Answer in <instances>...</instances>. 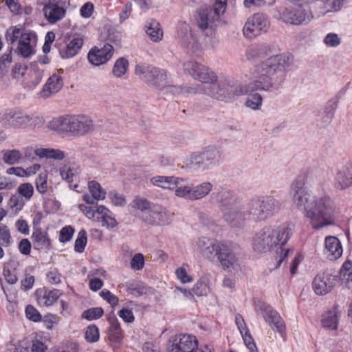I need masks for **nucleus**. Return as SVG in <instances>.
<instances>
[{
    "mask_svg": "<svg viewBox=\"0 0 352 352\" xmlns=\"http://www.w3.org/2000/svg\"><path fill=\"white\" fill-rule=\"evenodd\" d=\"M249 58H258L259 64L255 65L252 72L254 81L250 82L245 87L241 88L238 91L228 81H220L214 83L217 76L208 67L195 61H188L184 63V71L190 75L194 79L207 85L198 88H184V92L189 94L204 93L218 100L228 102L235 95L248 94L256 90H268L272 87L270 76L277 71L284 69L289 65V56L285 54H275L274 49L270 45L253 47L248 52Z\"/></svg>",
    "mask_w": 352,
    "mask_h": 352,
    "instance_id": "1",
    "label": "nucleus"
},
{
    "mask_svg": "<svg viewBox=\"0 0 352 352\" xmlns=\"http://www.w3.org/2000/svg\"><path fill=\"white\" fill-rule=\"evenodd\" d=\"M217 199L221 203L225 220L231 227L239 228L246 220L263 221L272 216L279 210V203L270 196L252 199L248 204L245 212H240L236 204V198L228 190L218 193Z\"/></svg>",
    "mask_w": 352,
    "mask_h": 352,
    "instance_id": "2",
    "label": "nucleus"
},
{
    "mask_svg": "<svg viewBox=\"0 0 352 352\" xmlns=\"http://www.w3.org/2000/svg\"><path fill=\"white\" fill-rule=\"evenodd\" d=\"M305 176H299L292 185L293 201L298 209L304 211L314 229L333 223L336 214L335 203L327 196H322L309 202L310 195L304 188Z\"/></svg>",
    "mask_w": 352,
    "mask_h": 352,
    "instance_id": "3",
    "label": "nucleus"
},
{
    "mask_svg": "<svg viewBox=\"0 0 352 352\" xmlns=\"http://www.w3.org/2000/svg\"><path fill=\"white\" fill-rule=\"evenodd\" d=\"M293 233L290 225L283 224L277 228L266 226L258 231L252 239V248L257 252H267L279 247L280 258L274 269L278 268L283 261L287 257L289 249L283 247L289 240Z\"/></svg>",
    "mask_w": 352,
    "mask_h": 352,
    "instance_id": "4",
    "label": "nucleus"
},
{
    "mask_svg": "<svg viewBox=\"0 0 352 352\" xmlns=\"http://www.w3.org/2000/svg\"><path fill=\"white\" fill-rule=\"evenodd\" d=\"M197 245L204 257L211 261L216 258L224 270L234 269L238 265V258L230 242L201 237Z\"/></svg>",
    "mask_w": 352,
    "mask_h": 352,
    "instance_id": "5",
    "label": "nucleus"
},
{
    "mask_svg": "<svg viewBox=\"0 0 352 352\" xmlns=\"http://www.w3.org/2000/svg\"><path fill=\"white\" fill-rule=\"evenodd\" d=\"M254 309L256 312L262 315L265 321L273 330L278 332L282 337L285 336V323L276 310L261 300H254Z\"/></svg>",
    "mask_w": 352,
    "mask_h": 352,
    "instance_id": "6",
    "label": "nucleus"
},
{
    "mask_svg": "<svg viewBox=\"0 0 352 352\" xmlns=\"http://www.w3.org/2000/svg\"><path fill=\"white\" fill-rule=\"evenodd\" d=\"M270 27V21L266 14L258 12L249 16L243 26V36L253 39L266 32Z\"/></svg>",
    "mask_w": 352,
    "mask_h": 352,
    "instance_id": "7",
    "label": "nucleus"
},
{
    "mask_svg": "<svg viewBox=\"0 0 352 352\" xmlns=\"http://www.w3.org/2000/svg\"><path fill=\"white\" fill-rule=\"evenodd\" d=\"M135 73L144 82L155 87L166 85L167 72L160 68L145 65H138Z\"/></svg>",
    "mask_w": 352,
    "mask_h": 352,
    "instance_id": "8",
    "label": "nucleus"
},
{
    "mask_svg": "<svg viewBox=\"0 0 352 352\" xmlns=\"http://www.w3.org/2000/svg\"><path fill=\"white\" fill-rule=\"evenodd\" d=\"M70 0H47L43 5V13L50 24H56L65 17Z\"/></svg>",
    "mask_w": 352,
    "mask_h": 352,
    "instance_id": "9",
    "label": "nucleus"
},
{
    "mask_svg": "<svg viewBox=\"0 0 352 352\" xmlns=\"http://www.w3.org/2000/svg\"><path fill=\"white\" fill-rule=\"evenodd\" d=\"M37 35L35 32L26 31L18 41L16 52L25 58L31 57L36 53Z\"/></svg>",
    "mask_w": 352,
    "mask_h": 352,
    "instance_id": "10",
    "label": "nucleus"
},
{
    "mask_svg": "<svg viewBox=\"0 0 352 352\" xmlns=\"http://www.w3.org/2000/svg\"><path fill=\"white\" fill-rule=\"evenodd\" d=\"M170 342L168 352H192L198 344L197 338L189 334L176 335Z\"/></svg>",
    "mask_w": 352,
    "mask_h": 352,
    "instance_id": "11",
    "label": "nucleus"
},
{
    "mask_svg": "<svg viewBox=\"0 0 352 352\" xmlns=\"http://www.w3.org/2000/svg\"><path fill=\"white\" fill-rule=\"evenodd\" d=\"M223 12L224 10H221L217 6L212 8L210 6H203L197 11V24L200 29L204 30L217 21Z\"/></svg>",
    "mask_w": 352,
    "mask_h": 352,
    "instance_id": "12",
    "label": "nucleus"
},
{
    "mask_svg": "<svg viewBox=\"0 0 352 352\" xmlns=\"http://www.w3.org/2000/svg\"><path fill=\"white\" fill-rule=\"evenodd\" d=\"M94 129L93 121L82 115H70L69 136H82Z\"/></svg>",
    "mask_w": 352,
    "mask_h": 352,
    "instance_id": "13",
    "label": "nucleus"
},
{
    "mask_svg": "<svg viewBox=\"0 0 352 352\" xmlns=\"http://www.w3.org/2000/svg\"><path fill=\"white\" fill-rule=\"evenodd\" d=\"M168 212L166 208L159 204H153L149 210L142 214V220L153 226H162L168 221Z\"/></svg>",
    "mask_w": 352,
    "mask_h": 352,
    "instance_id": "14",
    "label": "nucleus"
},
{
    "mask_svg": "<svg viewBox=\"0 0 352 352\" xmlns=\"http://www.w3.org/2000/svg\"><path fill=\"white\" fill-rule=\"evenodd\" d=\"M113 52V47L109 43H105L100 47L97 46L92 47L87 54V58L92 65L99 66L107 63L111 58Z\"/></svg>",
    "mask_w": 352,
    "mask_h": 352,
    "instance_id": "15",
    "label": "nucleus"
},
{
    "mask_svg": "<svg viewBox=\"0 0 352 352\" xmlns=\"http://www.w3.org/2000/svg\"><path fill=\"white\" fill-rule=\"evenodd\" d=\"M109 323L108 329V340L111 347L114 349H119L122 344L124 333L120 324L114 314L108 316Z\"/></svg>",
    "mask_w": 352,
    "mask_h": 352,
    "instance_id": "16",
    "label": "nucleus"
},
{
    "mask_svg": "<svg viewBox=\"0 0 352 352\" xmlns=\"http://www.w3.org/2000/svg\"><path fill=\"white\" fill-rule=\"evenodd\" d=\"M280 19L286 23L299 25L307 20H310V13L301 6H298L292 10L284 9L280 13Z\"/></svg>",
    "mask_w": 352,
    "mask_h": 352,
    "instance_id": "17",
    "label": "nucleus"
},
{
    "mask_svg": "<svg viewBox=\"0 0 352 352\" xmlns=\"http://www.w3.org/2000/svg\"><path fill=\"white\" fill-rule=\"evenodd\" d=\"M36 300L40 307H50L53 305L62 295L60 290L49 289L43 287L38 288L34 293Z\"/></svg>",
    "mask_w": 352,
    "mask_h": 352,
    "instance_id": "18",
    "label": "nucleus"
},
{
    "mask_svg": "<svg viewBox=\"0 0 352 352\" xmlns=\"http://www.w3.org/2000/svg\"><path fill=\"white\" fill-rule=\"evenodd\" d=\"M335 277L327 273H320L316 276L312 287L317 295H325L330 292L335 285Z\"/></svg>",
    "mask_w": 352,
    "mask_h": 352,
    "instance_id": "19",
    "label": "nucleus"
},
{
    "mask_svg": "<svg viewBox=\"0 0 352 352\" xmlns=\"http://www.w3.org/2000/svg\"><path fill=\"white\" fill-rule=\"evenodd\" d=\"M63 87V80L60 72L54 73L47 80L39 94L41 98H47L57 94Z\"/></svg>",
    "mask_w": 352,
    "mask_h": 352,
    "instance_id": "20",
    "label": "nucleus"
},
{
    "mask_svg": "<svg viewBox=\"0 0 352 352\" xmlns=\"http://www.w3.org/2000/svg\"><path fill=\"white\" fill-rule=\"evenodd\" d=\"M31 239L34 249L49 251L52 249V240L48 232L41 228H34Z\"/></svg>",
    "mask_w": 352,
    "mask_h": 352,
    "instance_id": "21",
    "label": "nucleus"
},
{
    "mask_svg": "<svg viewBox=\"0 0 352 352\" xmlns=\"http://www.w3.org/2000/svg\"><path fill=\"white\" fill-rule=\"evenodd\" d=\"M44 70L37 63H31L22 82L28 89H34L42 80Z\"/></svg>",
    "mask_w": 352,
    "mask_h": 352,
    "instance_id": "22",
    "label": "nucleus"
},
{
    "mask_svg": "<svg viewBox=\"0 0 352 352\" xmlns=\"http://www.w3.org/2000/svg\"><path fill=\"white\" fill-rule=\"evenodd\" d=\"M83 43V39L79 36L67 39L65 45L59 49L60 57L65 59L73 58L79 53Z\"/></svg>",
    "mask_w": 352,
    "mask_h": 352,
    "instance_id": "23",
    "label": "nucleus"
},
{
    "mask_svg": "<svg viewBox=\"0 0 352 352\" xmlns=\"http://www.w3.org/2000/svg\"><path fill=\"white\" fill-rule=\"evenodd\" d=\"M335 187L344 190L352 185V163H348L338 171L335 177Z\"/></svg>",
    "mask_w": 352,
    "mask_h": 352,
    "instance_id": "24",
    "label": "nucleus"
},
{
    "mask_svg": "<svg viewBox=\"0 0 352 352\" xmlns=\"http://www.w3.org/2000/svg\"><path fill=\"white\" fill-rule=\"evenodd\" d=\"M324 244V254L329 260H336L342 256V247L337 237L333 236H327Z\"/></svg>",
    "mask_w": 352,
    "mask_h": 352,
    "instance_id": "25",
    "label": "nucleus"
},
{
    "mask_svg": "<svg viewBox=\"0 0 352 352\" xmlns=\"http://www.w3.org/2000/svg\"><path fill=\"white\" fill-rule=\"evenodd\" d=\"M70 115L54 118L47 123V127L61 135L69 136Z\"/></svg>",
    "mask_w": 352,
    "mask_h": 352,
    "instance_id": "26",
    "label": "nucleus"
},
{
    "mask_svg": "<svg viewBox=\"0 0 352 352\" xmlns=\"http://www.w3.org/2000/svg\"><path fill=\"white\" fill-rule=\"evenodd\" d=\"M96 220L101 222L103 226L113 228L117 226L116 220L109 215L110 211L103 206H98L96 207Z\"/></svg>",
    "mask_w": 352,
    "mask_h": 352,
    "instance_id": "27",
    "label": "nucleus"
},
{
    "mask_svg": "<svg viewBox=\"0 0 352 352\" xmlns=\"http://www.w3.org/2000/svg\"><path fill=\"white\" fill-rule=\"evenodd\" d=\"M182 180L178 177L155 176L151 179V183L157 186L164 189H173L179 184V181Z\"/></svg>",
    "mask_w": 352,
    "mask_h": 352,
    "instance_id": "28",
    "label": "nucleus"
},
{
    "mask_svg": "<svg viewBox=\"0 0 352 352\" xmlns=\"http://www.w3.org/2000/svg\"><path fill=\"white\" fill-rule=\"evenodd\" d=\"M48 338L43 333H36L29 343L30 352H46L48 348Z\"/></svg>",
    "mask_w": 352,
    "mask_h": 352,
    "instance_id": "29",
    "label": "nucleus"
},
{
    "mask_svg": "<svg viewBox=\"0 0 352 352\" xmlns=\"http://www.w3.org/2000/svg\"><path fill=\"white\" fill-rule=\"evenodd\" d=\"M35 155L40 157L51 158L61 160L65 157V153L60 149L40 148L35 150Z\"/></svg>",
    "mask_w": 352,
    "mask_h": 352,
    "instance_id": "30",
    "label": "nucleus"
},
{
    "mask_svg": "<svg viewBox=\"0 0 352 352\" xmlns=\"http://www.w3.org/2000/svg\"><path fill=\"white\" fill-rule=\"evenodd\" d=\"M146 34L153 42H159L163 38V30L161 25L155 20H151L149 23L146 29Z\"/></svg>",
    "mask_w": 352,
    "mask_h": 352,
    "instance_id": "31",
    "label": "nucleus"
},
{
    "mask_svg": "<svg viewBox=\"0 0 352 352\" xmlns=\"http://www.w3.org/2000/svg\"><path fill=\"white\" fill-rule=\"evenodd\" d=\"M124 286L127 292L135 297L140 296L146 293V289L143 283L135 280L125 283Z\"/></svg>",
    "mask_w": 352,
    "mask_h": 352,
    "instance_id": "32",
    "label": "nucleus"
},
{
    "mask_svg": "<svg viewBox=\"0 0 352 352\" xmlns=\"http://www.w3.org/2000/svg\"><path fill=\"white\" fill-rule=\"evenodd\" d=\"M16 111L7 109L0 112V123L5 128H14Z\"/></svg>",
    "mask_w": 352,
    "mask_h": 352,
    "instance_id": "33",
    "label": "nucleus"
},
{
    "mask_svg": "<svg viewBox=\"0 0 352 352\" xmlns=\"http://www.w3.org/2000/svg\"><path fill=\"white\" fill-rule=\"evenodd\" d=\"M193 293L197 296H206L210 292L208 280L206 277H201L193 286Z\"/></svg>",
    "mask_w": 352,
    "mask_h": 352,
    "instance_id": "34",
    "label": "nucleus"
},
{
    "mask_svg": "<svg viewBox=\"0 0 352 352\" xmlns=\"http://www.w3.org/2000/svg\"><path fill=\"white\" fill-rule=\"evenodd\" d=\"M212 184L210 182H204L192 188V200L199 199L206 196L212 190Z\"/></svg>",
    "mask_w": 352,
    "mask_h": 352,
    "instance_id": "35",
    "label": "nucleus"
},
{
    "mask_svg": "<svg viewBox=\"0 0 352 352\" xmlns=\"http://www.w3.org/2000/svg\"><path fill=\"white\" fill-rule=\"evenodd\" d=\"M23 32H25L22 28L17 26H12L7 30L5 38L9 43L13 44L16 41H19Z\"/></svg>",
    "mask_w": 352,
    "mask_h": 352,
    "instance_id": "36",
    "label": "nucleus"
},
{
    "mask_svg": "<svg viewBox=\"0 0 352 352\" xmlns=\"http://www.w3.org/2000/svg\"><path fill=\"white\" fill-rule=\"evenodd\" d=\"M189 265L186 263L178 267L175 270V275L182 283H191L193 280L192 276L188 274Z\"/></svg>",
    "mask_w": 352,
    "mask_h": 352,
    "instance_id": "37",
    "label": "nucleus"
},
{
    "mask_svg": "<svg viewBox=\"0 0 352 352\" xmlns=\"http://www.w3.org/2000/svg\"><path fill=\"white\" fill-rule=\"evenodd\" d=\"M88 187L91 195L96 200H102L105 198L106 192L102 188L99 183L91 181L88 183Z\"/></svg>",
    "mask_w": 352,
    "mask_h": 352,
    "instance_id": "38",
    "label": "nucleus"
},
{
    "mask_svg": "<svg viewBox=\"0 0 352 352\" xmlns=\"http://www.w3.org/2000/svg\"><path fill=\"white\" fill-rule=\"evenodd\" d=\"M12 243V239L9 228L3 223H0V245L3 247H8Z\"/></svg>",
    "mask_w": 352,
    "mask_h": 352,
    "instance_id": "39",
    "label": "nucleus"
},
{
    "mask_svg": "<svg viewBox=\"0 0 352 352\" xmlns=\"http://www.w3.org/2000/svg\"><path fill=\"white\" fill-rule=\"evenodd\" d=\"M21 157L22 154L19 150H8L3 153V160L6 164L12 165L17 163Z\"/></svg>",
    "mask_w": 352,
    "mask_h": 352,
    "instance_id": "40",
    "label": "nucleus"
},
{
    "mask_svg": "<svg viewBox=\"0 0 352 352\" xmlns=\"http://www.w3.org/2000/svg\"><path fill=\"white\" fill-rule=\"evenodd\" d=\"M104 314L102 307H92L82 312V317L87 320L91 321L100 318Z\"/></svg>",
    "mask_w": 352,
    "mask_h": 352,
    "instance_id": "41",
    "label": "nucleus"
},
{
    "mask_svg": "<svg viewBox=\"0 0 352 352\" xmlns=\"http://www.w3.org/2000/svg\"><path fill=\"white\" fill-rule=\"evenodd\" d=\"M100 333L98 327L95 324L89 325L85 332V338L87 342L93 343L99 340Z\"/></svg>",
    "mask_w": 352,
    "mask_h": 352,
    "instance_id": "42",
    "label": "nucleus"
},
{
    "mask_svg": "<svg viewBox=\"0 0 352 352\" xmlns=\"http://www.w3.org/2000/svg\"><path fill=\"white\" fill-rule=\"evenodd\" d=\"M129 62L124 58H118L113 66V73L117 77H120L124 75L128 68Z\"/></svg>",
    "mask_w": 352,
    "mask_h": 352,
    "instance_id": "43",
    "label": "nucleus"
},
{
    "mask_svg": "<svg viewBox=\"0 0 352 352\" xmlns=\"http://www.w3.org/2000/svg\"><path fill=\"white\" fill-rule=\"evenodd\" d=\"M36 190L41 194H45L47 191V173H41L35 181Z\"/></svg>",
    "mask_w": 352,
    "mask_h": 352,
    "instance_id": "44",
    "label": "nucleus"
},
{
    "mask_svg": "<svg viewBox=\"0 0 352 352\" xmlns=\"http://www.w3.org/2000/svg\"><path fill=\"white\" fill-rule=\"evenodd\" d=\"M12 61V51L5 53L0 56V75L4 76L8 72L10 65Z\"/></svg>",
    "mask_w": 352,
    "mask_h": 352,
    "instance_id": "45",
    "label": "nucleus"
},
{
    "mask_svg": "<svg viewBox=\"0 0 352 352\" xmlns=\"http://www.w3.org/2000/svg\"><path fill=\"white\" fill-rule=\"evenodd\" d=\"M29 115L16 111L14 128H25L30 125Z\"/></svg>",
    "mask_w": 352,
    "mask_h": 352,
    "instance_id": "46",
    "label": "nucleus"
},
{
    "mask_svg": "<svg viewBox=\"0 0 352 352\" xmlns=\"http://www.w3.org/2000/svg\"><path fill=\"white\" fill-rule=\"evenodd\" d=\"M322 326L325 328L336 329L338 327V317L335 312H329L322 320Z\"/></svg>",
    "mask_w": 352,
    "mask_h": 352,
    "instance_id": "47",
    "label": "nucleus"
},
{
    "mask_svg": "<svg viewBox=\"0 0 352 352\" xmlns=\"http://www.w3.org/2000/svg\"><path fill=\"white\" fill-rule=\"evenodd\" d=\"M87 244V233L85 230H81L75 241L74 250L76 252L81 253L85 250Z\"/></svg>",
    "mask_w": 352,
    "mask_h": 352,
    "instance_id": "48",
    "label": "nucleus"
},
{
    "mask_svg": "<svg viewBox=\"0 0 352 352\" xmlns=\"http://www.w3.org/2000/svg\"><path fill=\"white\" fill-rule=\"evenodd\" d=\"M100 296L106 300L113 308L119 305V298L112 292L107 289H102L100 292Z\"/></svg>",
    "mask_w": 352,
    "mask_h": 352,
    "instance_id": "49",
    "label": "nucleus"
},
{
    "mask_svg": "<svg viewBox=\"0 0 352 352\" xmlns=\"http://www.w3.org/2000/svg\"><path fill=\"white\" fill-rule=\"evenodd\" d=\"M204 152L195 153L191 157V164L195 168L205 169L209 166V163H206V158L203 157Z\"/></svg>",
    "mask_w": 352,
    "mask_h": 352,
    "instance_id": "50",
    "label": "nucleus"
},
{
    "mask_svg": "<svg viewBox=\"0 0 352 352\" xmlns=\"http://www.w3.org/2000/svg\"><path fill=\"white\" fill-rule=\"evenodd\" d=\"M28 69L29 67H28L24 63H16L12 69L13 78L17 79H23L27 74Z\"/></svg>",
    "mask_w": 352,
    "mask_h": 352,
    "instance_id": "51",
    "label": "nucleus"
},
{
    "mask_svg": "<svg viewBox=\"0 0 352 352\" xmlns=\"http://www.w3.org/2000/svg\"><path fill=\"white\" fill-rule=\"evenodd\" d=\"M74 229L71 226H66L63 227L59 232V241L65 243L69 241L74 233Z\"/></svg>",
    "mask_w": 352,
    "mask_h": 352,
    "instance_id": "52",
    "label": "nucleus"
},
{
    "mask_svg": "<svg viewBox=\"0 0 352 352\" xmlns=\"http://www.w3.org/2000/svg\"><path fill=\"white\" fill-rule=\"evenodd\" d=\"M241 335L243 338L244 344L249 349L250 352H258V348L249 330L241 333Z\"/></svg>",
    "mask_w": 352,
    "mask_h": 352,
    "instance_id": "53",
    "label": "nucleus"
},
{
    "mask_svg": "<svg viewBox=\"0 0 352 352\" xmlns=\"http://www.w3.org/2000/svg\"><path fill=\"white\" fill-rule=\"evenodd\" d=\"M25 312L26 317L34 322H40L42 319V316L39 311L31 305H28L25 307Z\"/></svg>",
    "mask_w": 352,
    "mask_h": 352,
    "instance_id": "54",
    "label": "nucleus"
},
{
    "mask_svg": "<svg viewBox=\"0 0 352 352\" xmlns=\"http://www.w3.org/2000/svg\"><path fill=\"white\" fill-rule=\"evenodd\" d=\"M262 97L259 94L250 95L245 102V105L254 110L258 109L262 104Z\"/></svg>",
    "mask_w": 352,
    "mask_h": 352,
    "instance_id": "55",
    "label": "nucleus"
},
{
    "mask_svg": "<svg viewBox=\"0 0 352 352\" xmlns=\"http://www.w3.org/2000/svg\"><path fill=\"white\" fill-rule=\"evenodd\" d=\"M340 276L349 283L352 282V262L345 261L340 269Z\"/></svg>",
    "mask_w": 352,
    "mask_h": 352,
    "instance_id": "56",
    "label": "nucleus"
},
{
    "mask_svg": "<svg viewBox=\"0 0 352 352\" xmlns=\"http://www.w3.org/2000/svg\"><path fill=\"white\" fill-rule=\"evenodd\" d=\"M8 205L11 208L14 209L15 212H19L22 210L25 202L20 195H13L10 198Z\"/></svg>",
    "mask_w": 352,
    "mask_h": 352,
    "instance_id": "57",
    "label": "nucleus"
},
{
    "mask_svg": "<svg viewBox=\"0 0 352 352\" xmlns=\"http://www.w3.org/2000/svg\"><path fill=\"white\" fill-rule=\"evenodd\" d=\"M18 192L20 194V195L24 197L27 200H29L33 195L34 188L31 184L24 183L19 186Z\"/></svg>",
    "mask_w": 352,
    "mask_h": 352,
    "instance_id": "58",
    "label": "nucleus"
},
{
    "mask_svg": "<svg viewBox=\"0 0 352 352\" xmlns=\"http://www.w3.org/2000/svg\"><path fill=\"white\" fill-rule=\"evenodd\" d=\"M131 267L134 270H141L144 265V257L141 253L135 254L130 263Z\"/></svg>",
    "mask_w": 352,
    "mask_h": 352,
    "instance_id": "59",
    "label": "nucleus"
},
{
    "mask_svg": "<svg viewBox=\"0 0 352 352\" xmlns=\"http://www.w3.org/2000/svg\"><path fill=\"white\" fill-rule=\"evenodd\" d=\"M118 315L126 323H132L135 321V316L131 309L124 307L118 312Z\"/></svg>",
    "mask_w": 352,
    "mask_h": 352,
    "instance_id": "60",
    "label": "nucleus"
},
{
    "mask_svg": "<svg viewBox=\"0 0 352 352\" xmlns=\"http://www.w3.org/2000/svg\"><path fill=\"white\" fill-rule=\"evenodd\" d=\"M175 195L179 197L192 200V188L189 186H177L175 187Z\"/></svg>",
    "mask_w": 352,
    "mask_h": 352,
    "instance_id": "61",
    "label": "nucleus"
},
{
    "mask_svg": "<svg viewBox=\"0 0 352 352\" xmlns=\"http://www.w3.org/2000/svg\"><path fill=\"white\" fill-rule=\"evenodd\" d=\"M344 0H324V6L327 12H336L339 10Z\"/></svg>",
    "mask_w": 352,
    "mask_h": 352,
    "instance_id": "62",
    "label": "nucleus"
},
{
    "mask_svg": "<svg viewBox=\"0 0 352 352\" xmlns=\"http://www.w3.org/2000/svg\"><path fill=\"white\" fill-rule=\"evenodd\" d=\"M61 274L56 269L48 272L46 274V279L51 285H58L61 283Z\"/></svg>",
    "mask_w": 352,
    "mask_h": 352,
    "instance_id": "63",
    "label": "nucleus"
},
{
    "mask_svg": "<svg viewBox=\"0 0 352 352\" xmlns=\"http://www.w3.org/2000/svg\"><path fill=\"white\" fill-rule=\"evenodd\" d=\"M340 42V38L336 33H329L324 38V44L329 47H337Z\"/></svg>",
    "mask_w": 352,
    "mask_h": 352,
    "instance_id": "64",
    "label": "nucleus"
}]
</instances>
